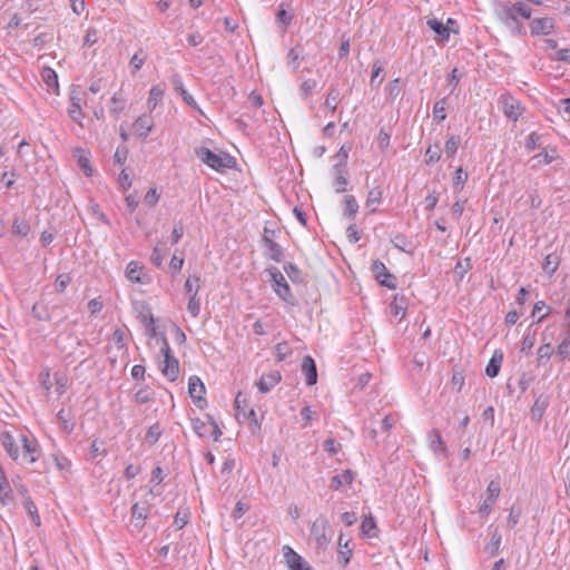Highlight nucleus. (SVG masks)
Segmentation results:
<instances>
[{
	"label": "nucleus",
	"mask_w": 570,
	"mask_h": 570,
	"mask_svg": "<svg viewBox=\"0 0 570 570\" xmlns=\"http://www.w3.org/2000/svg\"><path fill=\"white\" fill-rule=\"evenodd\" d=\"M195 154L204 164L217 171L233 168L235 165V159L229 155L216 154L207 147L196 148Z\"/></svg>",
	"instance_id": "nucleus-1"
},
{
	"label": "nucleus",
	"mask_w": 570,
	"mask_h": 570,
	"mask_svg": "<svg viewBox=\"0 0 570 570\" xmlns=\"http://www.w3.org/2000/svg\"><path fill=\"white\" fill-rule=\"evenodd\" d=\"M160 353L164 356V360L160 364V371L170 382H174L178 379L179 375V362L173 355L171 348L166 336H161V347Z\"/></svg>",
	"instance_id": "nucleus-2"
},
{
	"label": "nucleus",
	"mask_w": 570,
	"mask_h": 570,
	"mask_svg": "<svg viewBox=\"0 0 570 570\" xmlns=\"http://www.w3.org/2000/svg\"><path fill=\"white\" fill-rule=\"evenodd\" d=\"M272 282V286L276 295L286 303L293 304L294 296L292 294L291 287L287 284L284 275L281 271L275 266H269L266 268Z\"/></svg>",
	"instance_id": "nucleus-3"
},
{
	"label": "nucleus",
	"mask_w": 570,
	"mask_h": 570,
	"mask_svg": "<svg viewBox=\"0 0 570 570\" xmlns=\"http://www.w3.org/2000/svg\"><path fill=\"white\" fill-rule=\"evenodd\" d=\"M311 534L315 539L318 547H325L332 538V530L327 519L320 515L311 527Z\"/></svg>",
	"instance_id": "nucleus-4"
},
{
	"label": "nucleus",
	"mask_w": 570,
	"mask_h": 570,
	"mask_svg": "<svg viewBox=\"0 0 570 570\" xmlns=\"http://www.w3.org/2000/svg\"><path fill=\"white\" fill-rule=\"evenodd\" d=\"M150 508L151 505L148 501L135 502L131 505L130 525L134 529L140 531L145 527Z\"/></svg>",
	"instance_id": "nucleus-5"
},
{
	"label": "nucleus",
	"mask_w": 570,
	"mask_h": 570,
	"mask_svg": "<svg viewBox=\"0 0 570 570\" xmlns=\"http://www.w3.org/2000/svg\"><path fill=\"white\" fill-rule=\"evenodd\" d=\"M371 271L380 285L387 287L389 289L396 288V277L387 271L384 263L379 259L374 261L372 263Z\"/></svg>",
	"instance_id": "nucleus-6"
},
{
	"label": "nucleus",
	"mask_w": 570,
	"mask_h": 570,
	"mask_svg": "<svg viewBox=\"0 0 570 570\" xmlns=\"http://www.w3.org/2000/svg\"><path fill=\"white\" fill-rule=\"evenodd\" d=\"M20 441L22 443V453H20V463L32 464L38 460L39 448L36 440L28 439L27 435L20 434Z\"/></svg>",
	"instance_id": "nucleus-7"
},
{
	"label": "nucleus",
	"mask_w": 570,
	"mask_h": 570,
	"mask_svg": "<svg viewBox=\"0 0 570 570\" xmlns=\"http://www.w3.org/2000/svg\"><path fill=\"white\" fill-rule=\"evenodd\" d=\"M205 392L206 389L202 380L196 375L190 376L188 380V393L200 410L207 405V401L204 399Z\"/></svg>",
	"instance_id": "nucleus-8"
},
{
	"label": "nucleus",
	"mask_w": 570,
	"mask_h": 570,
	"mask_svg": "<svg viewBox=\"0 0 570 570\" xmlns=\"http://www.w3.org/2000/svg\"><path fill=\"white\" fill-rule=\"evenodd\" d=\"M500 102L502 105L503 114L513 121H517L518 118L522 115L523 108L521 107L519 100L511 95H502L500 97Z\"/></svg>",
	"instance_id": "nucleus-9"
},
{
	"label": "nucleus",
	"mask_w": 570,
	"mask_h": 570,
	"mask_svg": "<svg viewBox=\"0 0 570 570\" xmlns=\"http://www.w3.org/2000/svg\"><path fill=\"white\" fill-rule=\"evenodd\" d=\"M500 20L514 33L520 35L522 26L519 22L518 13L514 11L512 4H505L499 12Z\"/></svg>",
	"instance_id": "nucleus-10"
},
{
	"label": "nucleus",
	"mask_w": 570,
	"mask_h": 570,
	"mask_svg": "<svg viewBox=\"0 0 570 570\" xmlns=\"http://www.w3.org/2000/svg\"><path fill=\"white\" fill-rule=\"evenodd\" d=\"M170 82L173 85L174 90L177 94H179V96L183 98L186 105H188L194 110H197L198 112L203 114L200 107L198 106L194 97L185 89L183 79L178 73H174L171 76Z\"/></svg>",
	"instance_id": "nucleus-11"
},
{
	"label": "nucleus",
	"mask_w": 570,
	"mask_h": 570,
	"mask_svg": "<svg viewBox=\"0 0 570 570\" xmlns=\"http://www.w3.org/2000/svg\"><path fill=\"white\" fill-rule=\"evenodd\" d=\"M262 246L264 248V256L276 263H281L284 259L283 248L273 239L262 237Z\"/></svg>",
	"instance_id": "nucleus-12"
},
{
	"label": "nucleus",
	"mask_w": 570,
	"mask_h": 570,
	"mask_svg": "<svg viewBox=\"0 0 570 570\" xmlns=\"http://www.w3.org/2000/svg\"><path fill=\"white\" fill-rule=\"evenodd\" d=\"M283 557L289 570H308L303 558L296 553L291 547H283Z\"/></svg>",
	"instance_id": "nucleus-13"
},
{
	"label": "nucleus",
	"mask_w": 570,
	"mask_h": 570,
	"mask_svg": "<svg viewBox=\"0 0 570 570\" xmlns=\"http://www.w3.org/2000/svg\"><path fill=\"white\" fill-rule=\"evenodd\" d=\"M0 442H1L2 446L4 448L6 452L8 453V455L13 461H19V459H20L19 446L17 445L16 439L11 434L10 431L4 430V431L0 432Z\"/></svg>",
	"instance_id": "nucleus-14"
},
{
	"label": "nucleus",
	"mask_w": 570,
	"mask_h": 570,
	"mask_svg": "<svg viewBox=\"0 0 570 570\" xmlns=\"http://www.w3.org/2000/svg\"><path fill=\"white\" fill-rule=\"evenodd\" d=\"M282 376L278 371H271L261 376L256 382V386L262 393L269 392L276 384L279 383Z\"/></svg>",
	"instance_id": "nucleus-15"
},
{
	"label": "nucleus",
	"mask_w": 570,
	"mask_h": 570,
	"mask_svg": "<svg viewBox=\"0 0 570 570\" xmlns=\"http://www.w3.org/2000/svg\"><path fill=\"white\" fill-rule=\"evenodd\" d=\"M302 373L305 375L306 384L314 385L317 382V368L312 356L306 355L302 361Z\"/></svg>",
	"instance_id": "nucleus-16"
},
{
	"label": "nucleus",
	"mask_w": 570,
	"mask_h": 570,
	"mask_svg": "<svg viewBox=\"0 0 570 570\" xmlns=\"http://www.w3.org/2000/svg\"><path fill=\"white\" fill-rule=\"evenodd\" d=\"M154 127L153 119L149 115L139 116L134 122V129L137 136L146 139Z\"/></svg>",
	"instance_id": "nucleus-17"
},
{
	"label": "nucleus",
	"mask_w": 570,
	"mask_h": 570,
	"mask_svg": "<svg viewBox=\"0 0 570 570\" xmlns=\"http://www.w3.org/2000/svg\"><path fill=\"white\" fill-rule=\"evenodd\" d=\"M553 20L551 18H537L530 23L531 35H549L553 30Z\"/></svg>",
	"instance_id": "nucleus-18"
},
{
	"label": "nucleus",
	"mask_w": 570,
	"mask_h": 570,
	"mask_svg": "<svg viewBox=\"0 0 570 570\" xmlns=\"http://www.w3.org/2000/svg\"><path fill=\"white\" fill-rule=\"evenodd\" d=\"M335 179H334V187L336 193H343L346 189L347 185V178H346V170L343 164H335L333 166Z\"/></svg>",
	"instance_id": "nucleus-19"
},
{
	"label": "nucleus",
	"mask_w": 570,
	"mask_h": 570,
	"mask_svg": "<svg viewBox=\"0 0 570 570\" xmlns=\"http://www.w3.org/2000/svg\"><path fill=\"white\" fill-rule=\"evenodd\" d=\"M383 190L380 186L373 187L367 193L365 207L368 208L370 213L376 212V207L382 203Z\"/></svg>",
	"instance_id": "nucleus-20"
},
{
	"label": "nucleus",
	"mask_w": 570,
	"mask_h": 570,
	"mask_svg": "<svg viewBox=\"0 0 570 570\" xmlns=\"http://www.w3.org/2000/svg\"><path fill=\"white\" fill-rule=\"evenodd\" d=\"M165 95V85L157 83L153 86L149 90V97L147 100L148 107L150 110H154L156 106L163 101Z\"/></svg>",
	"instance_id": "nucleus-21"
},
{
	"label": "nucleus",
	"mask_w": 570,
	"mask_h": 570,
	"mask_svg": "<svg viewBox=\"0 0 570 570\" xmlns=\"http://www.w3.org/2000/svg\"><path fill=\"white\" fill-rule=\"evenodd\" d=\"M353 482V473L351 470H345L331 479V489L340 490L343 485H351Z\"/></svg>",
	"instance_id": "nucleus-22"
},
{
	"label": "nucleus",
	"mask_w": 570,
	"mask_h": 570,
	"mask_svg": "<svg viewBox=\"0 0 570 570\" xmlns=\"http://www.w3.org/2000/svg\"><path fill=\"white\" fill-rule=\"evenodd\" d=\"M142 271L144 267L138 262L131 261L128 263L126 267V276L129 281L134 283L144 284V281L140 277Z\"/></svg>",
	"instance_id": "nucleus-23"
},
{
	"label": "nucleus",
	"mask_w": 570,
	"mask_h": 570,
	"mask_svg": "<svg viewBox=\"0 0 570 570\" xmlns=\"http://www.w3.org/2000/svg\"><path fill=\"white\" fill-rule=\"evenodd\" d=\"M426 24L429 26V28L431 30H433L439 36V38L442 41L449 39V37H450V28L446 24H444L443 22H441L438 19L433 18V19H429L426 21Z\"/></svg>",
	"instance_id": "nucleus-24"
},
{
	"label": "nucleus",
	"mask_w": 570,
	"mask_h": 570,
	"mask_svg": "<svg viewBox=\"0 0 570 570\" xmlns=\"http://www.w3.org/2000/svg\"><path fill=\"white\" fill-rule=\"evenodd\" d=\"M502 535L498 528L491 531V538L489 544L485 547V551L490 554V557H495L499 553V549L501 546Z\"/></svg>",
	"instance_id": "nucleus-25"
},
{
	"label": "nucleus",
	"mask_w": 570,
	"mask_h": 570,
	"mask_svg": "<svg viewBox=\"0 0 570 570\" xmlns=\"http://www.w3.org/2000/svg\"><path fill=\"white\" fill-rule=\"evenodd\" d=\"M57 419L59 423L62 425L65 432L70 433L73 430L75 421L69 411L61 409L57 414Z\"/></svg>",
	"instance_id": "nucleus-26"
},
{
	"label": "nucleus",
	"mask_w": 570,
	"mask_h": 570,
	"mask_svg": "<svg viewBox=\"0 0 570 570\" xmlns=\"http://www.w3.org/2000/svg\"><path fill=\"white\" fill-rule=\"evenodd\" d=\"M502 358H503L502 354L497 355V353H494L493 356L490 358V361L485 367V374L489 377H495L499 374L500 368H501Z\"/></svg>",
	"instance_id": "nucleus-27"
},
{
	"label": "nucleus",
	"mask_w": 570,
	"mask_h": 570,
	"mask_svg": "<svg viewBox=\"0 0 570 570\" xmlns=\"http://www.w3.org/2000/svg\"><path fill=\"white\" fill-rule=\"evenodd\" d=\"M550 309L551 308L543 301H538L533 305L531 316L537 318V323H540L549 315Z\"/></svg>",
	"instance_id": "nucleus-28"
},
{
	"label": "nucleus",
	"mask_w": 570,
	"mask_h": 570,
	"mask_svg": "<svg viewBox=\"0 0 570 570\" xmlns=\"http://www.w3.org/2000/svg\"><path fill=\"white\" fill-rule=\"evenodd\" d=\"M430 438V446L434 452H445L446 446L442 440L441 433L439 430L434 429L429 434Z\"/></svg>",
	"instance_id": "nucleus-29"
},
{
	"label": "nucleus",
	"mask_w": 570,
	"mask_h": 570,
	"mask_svg": "<svg viewBox=\"0 0 570 570\" xmlns=\"http://www.w3.org/2000/svg\"><path fill=\"white\" fill-rule=\"evenodd\" d=\"M556 356L561 361H567L570 358V335L567 334L562 341L557 346Z\"/></svg>",
	"instance_id": "nucleus-30"
},
{
	"label": "nucleus",
	"mask_w": 570,
	"mask_h": 570,
	"mask_svg": "<svg viewBox=\"0 0 570 570\" xmlns=\"http://www.w3.org/2000/svg\"><path fill=\"white\" fill-rule=\"evenodd\" d=\"M361 532L367 538H373L376 535V523L372 515L363 518L361 523Z\"/></svg>",
	"instance_id": "nucleus-31"
},
{
	"label": "nucleus",
	"mask_w": 570,
	"mask_h": 570,
	"mask_svg": "<svg viewBox=\"0 0 570 570\" xmlns=\"http://www.w3.org/2000/svg\"><path fill=\"white\" fill-rule=\"evenodd\" d=\"M461 142L460 136L450 135L445 141L444 151L448 158H453Z\"/></svg>",
	"instance_id": "nucleus-32"
},
{
	"label": "nucleus",
	"mask_w": 570,
	"mask_h": 570,
	"mask_svg": "<svg viewBox=\"0 0 570 570\" xmlns=\"http://www.w3.org/2000/svg\"><path fill=\"white\" fill-rule=\"evenodd\" d=\"M30 232V225L26 219L14 217L12 223V233L20 237H26Z\"/></svg>",
	"instance_id": "nucleus-33"
},
{
	"label": "nucleus",
	"mask_w": 570,
	"mask_h": 570,
	"mask_svg": "<svg viewBox=\"0 0 570 570\" xmlns=\"http://www.w3.org/2000/svg\"><path fill=\"white\" fill-rule=\"evenodd\" d=\"M146 58H147V55L146 52L142 50V49H139L130 59V68H131V73H137L142 65L145 63L146 61Z\"/></svg>",
	"instance_id": "nucleus-34"
},
{
	"label": "nucleus",
	"mask_w": 570,
	"mask_h": 570,
	"mask_svg": "<svg viewBox=\"0 0 570 570\" xmlns=\"http://www.w3.org/2000/svg\"><path fill=\"white\" fill-rule=\"evenodd\" d=\"M446 98L438 100L433 106V118L435 121L441 122L446 118Z\"/></svg>",
	"instance_id": "nucleus-35"
},
{
	"label": "nucleus",
	"mask_w": 570,
	"mask_h": 570,
	"mask_svg": "<svg viewBox=\"0 0 570 570\" xmlns=\"http://www.w3.org/2000/svg\"><path fill=\"white\" fill-rule=\"evenodd\" d=\"M442 151L440 144L430 145L428 149L425 150V163L428 165L435 164L441 159Z\"/></svg>",
	"instance_id": "nucleus-36"
},
{
	"label": "nucleus",
	"mask_w": 570,
	"mask_h": 570,
	"mask_svg": "<svg viewBox=\"0 0 570 570\" xmlns=\"http://www.w3.org/2000/svg\"><path fill=\"white\" fill-rule=\"evenodd\" d=\"M552 346L551 344L548 342V343H544L542 344L538 351H537V362L539 365H544L551 357L552 355Z\"/></svg>",
	"instance_id": "nucleus-37"
},
{
	"label": "nucleus",
	"mask_w": 570,
	"mask_h": 570,
	"mask_svg": "<svg viewBox=\"0 0 570 570\" xmlns=\"http://www.w3.org/2000/svg\"><path fill=\"white\" fill-rule=\"evenodd\" d=\"M554 159V155H550L548 151H541L531 158V167L533 169L539 168L542 165H548Z\"/></svg>",
	"instance_id": "nucleus-38"
},
{
	"label": "nucleus",
	"mask_w": 570,
	"mask_h": 570,
	"mask_svg": "<svg viewBox=\"0 0 570 570\" xmlns=\"http://www.w3.org/2000/svg\"><path fill=\"white\" fill-rule=\"evenodd\" d=\"M125 106L126 99L122 97L120 92H115L111 97L110 111L118 116L125 109Z\"/></svg>",
	"instance_id": "nucleus-39"
},
{
	"label": "nucleus",
	"mask_w": 570,
	"mask_h": 570,
	"mask_svg": "<svg viewBox=\"0 0 570 570\" xmlns=\"http://www.w3.org/2000/svg\"><path fill=\"white\" fill-rule=\"evenodd\" d=\"M344 206H345V214L350 218H354L357 210H358V204L353 195H347L344 198Z\"/></svg>",
	"instance_id": "nucleus-40"
},
{
	"label": "nucleus",
	"mask_w": 570,
	"mask_h": 570,
	"mask_svg": "<svg viewBox=\"0 0 570 570\" xmlns=\"http://www.w3.org/2000/svg\"><path fill=\"white\" fill-rule=\"evenodd\" d=\"M41 76H42L43 81L46 82V85L49 88H52V89L58 88V77H57V73L55 72V70H52L51 68H45L42 70Z\"/></svg>",
	"instance_id": "nucleus-41"
},
{
	"label": "nucleus",
	"mask_w": 570,
	"mask_h": 570,
	"mask_svg": "<svg viewBox=\"0 0 570 570\" xmlns=\"http://www.w3.org/2000/svg\"><path fill=\"white\" fill-rule=\"evenodd\" d=\"M383 72V66L380 61H374L373 66H372V76H371V80H370V85L372 88H377L381 82H382V78L379 79L380 75Z\"/></svg>",
	"instance_id": "nucleus-42"
},
{
	"label": "nucleus",
	"mask_w": 570,
	"mask_h": 570,
	"mask_svg": "<svg viewBox=\"0 0 570 570\" xmlns=\"http://www.w3.org/2000/svg\"><path fill=\"white\" fill-rule=\"evenodd\" d=\"M338 546H340V550H338L340 559H342L343 566H346L350 561V557L352 554V549L348 548V541L343 543V534H341L338 538Z\"/></svg>",
	"instance_id": "nucleus-43"
},
{
	"label": "nucleus",
	"mask_w": 570,
	"mask_h": 570,
	"mask_svg": "<svg viewBox=\"0 0 570 570\" xmlns=\"http://www.w3.org/2000/svg\"><path fill=\"white\" fill-rule=\"evenodd\" d=\"M548 399L540 395L532 405L531 413L533 416L541 417L544 413L546 409L548 407Z\"/></svg>",
	"instance_id": "nucleus-44"
},
{
	"label": "nucleus",
	"mask_w": 570,
	"mask_h": 570,
	"mask_svg": "<svg viewBox=\"0 0 570 570\" xmlns=\"http://www.w3.org/2000/svg\"><path fill=\"white\" fill-rule=\"evenodd\" d=\"M161 433L160 425L155 423L148 429L145 439L150 445H154L159 440Z\"/></svg>",
	"instance_id": "nucleus-45"
},
{
	"label": "nucleus",
	"mask_w": 570,
	"mask_h": 570,
	"mask_svg": "<svg viewBox=\"0 0 570 570\" xmlns=\"http://www.w3.org/2000/svg\"><path fill=\"white\" fill-rule=\"evenodd\" d=\"M535 333L530 332V328L527 331V333L523 335L522 342H521V352L528 353L532 350V347L535 344Z\"/></svg>",
	"instance_id": "nucleus-46"
},
{
	"label": "nucleus",
	"mask_w": 570,
	"mask_h": 570,
	"mask_svg": "<svg viewBox=\"0 0 570 570\" xmlns=\"http://www.w3.org/2000/svg\"><path fill=\"white\" fill-rule=\"evenodd\" d=\"M500 492H501L500 483L494 480L490 481V483L488 484V488H487V494H488L487 499L491 503H494V501L499 498Z\"/></svg>",
	"instance_id": "nucleus-47"
},
{
	"label": "nucleus",
	"mask_w": 570,
	"mask_h": 570,
	"mask_svg": "<svg viewBox=\"0 0 570 570\" xmlns=\"http://www.w3.org/2000/svg\"><path fill=\"white\" fill-rule=\"evenodd\" d=\"M340 98V90L336 87H331L328 95L325 99V106L331 109V111H335L336 102Z\"/></svg>",
	"instance_id": "nucleus-48"
},
{
	"label": "nucleus",
	"mask_w": 570,
	"mask_h": 570,
	"mask_svg": "<svg viewBox=\"0 0 570 570\" xmlns=\"http://www.w3.org/2000/svg\"><path fill=\"white\" fill-rule=\"evenodd\" d=\"M199 276H190L186 279L185 282V291L186 293L190 296L191 294L195 293V296H197L198 294V291H199Z\"/></svg>",
	"instance_id": "nucleus-49"
},
{
	"label": "nucleus",
	"mask_w": 570,
	"mask_h": 570,
	"mask_svg": "<svg viewBox=\"0 0 570 570\" xmlns=\"http://www.w3.org/2000/svg\"><path fill=\"white\" fill-rule=\"evenodd\" d=\"M542 268L546 273L552 275L558 268V257L552 254L547 255Z\"/></svg>",
	"instance_id": "nucleus-50"
},
{
	"label": "nucleus",
	"mask_w": 570,
	"mask_h": 570,
	"mask_svg": "<svg viewBox=\"0 0 570 570\" xmlns=\"http://www.w3.org/2000/svg\"><path fill=\"white\" fill-rule=\"evenodd\" d=\"M468 180V174L463 170L462 167H459L455 170L454 177H453V185L454 188L458 190H462L465 181Z\"/></svg>",
	"instance_id": "nucleus-51"
},
{
	"label": "nucleus",
	"mask_w": 570,
	"mask_h": 570,
	"mask_svg": "<svg viewBox=\"0 0 570 570\" xmlns=\"http://www.w3.org/2000/svg\"><path fill=\"white\" fill-rule=\"evenodd\" d=\"M187 311L193 317H197L200 312V301L195 293L189 296V301L187 304Z\"/></svg>",
	"instance_id": "nucleus-52"
},
{
	"label": "nucleus",
	"mask_w": 570,
	"mask_h": 570,
	"mask_svg": "<svg viewBox=\"0 0 570 570\" xmlns=\"http://www.w3.org/2000/svg\"><path fill=\"white\" fill-rule=\"evenodd\" d=\"M236 417L240 420L246 413V397L240 392L235 397Z\"/></svg>",
	"instance_id": "nucleus-53"
},
{
	"label": "nucleus",
	"mask_w": 570,
	"mask_h": 570,
	"mask_svg": "<svg viewBox=\"0 0 570 570\" xmlns=\"http://www.w3.org/2000/svg\"><path fill=\"white\" fill-rule=\"evenodd\" d=\"M153 399V391L149 387H141L135 394V400L139 404H145Z\"/></svg>",
	"instance_id": "nucleus-54"
},
{
	"label": "nucleus",
	"mask_w": 570,
	"mask_h": 570,
	"mask_svg": "<svg viewBox=\"0 0 570 570\" xmlns=\"http://www.w3.org/2000/svg\"><path fill=\"white\" fill-rule=\"evenodd\" d=\"M514 8V11L518 13V17H522L523 19H530L532 14V10L530 7H528L522 1H518L512 4Z\"/></svg>",
	"instance_id": "nucleus-55"
},
{
	"label": "nucleus",
	"mask_w": 570,
	"mask_h": 570,
	"mask_svg": "<svg viewBox=\"0 0 570 570\" xmlns=\"http://www.w3.org/2000/svg\"><path fill=\"white\" fill-rule=\"evenodd\" d=\"M291 354V348L287 343H278L275 346V356L278 361L285 360Z\"/></svg>",
	"instance_id": "nucleus-56"
},
{
	"label": "nucleus",
	"mask_w": 570,
	"mask_h": 570,
	"mask_svg": "<svg viewBox=\"0 0 570 570\" xmlns=\"http://www.w3.org/2000/svg\"><path fill=\"white\" fill-rule=\"evenodd\" d=\"M191 426H193V430L194 432L198 435V436H205L206 433H207V428H206V423L196 417V419H193L191 420Z\"/></svg>",
	"instance_id": "nucleus-57"
},
{
	"label": "nucleus",
	"mask_w": 570,
	"mask_h": 570,
	"mask_svg": "<svg viewBox=\"0 0 570 570\" xmlns=\"http://www.w3.org/2000/svg\"><path fill=\"white\" fill-rule=\"evenodd\" d=\"M390 132L385 131L383 128L380 130L377 135V146L380 149L385 150L390 145Z\"/></svg>",
	"instance_id": "nucleus-58"
},
{
	"label": "nucleus",
	"mask_w": 570,
	"mask_h": 570,
	"mask_svg": "<svg viewBox=\"0 0 570 570\" xmlns=\"http://www.w3.org/2000/svg\"><path fill=\"white\" fill-rule=\"evenodd\" d=\"M248 510L249 505L247 503L238 501L232 512V517L234 519H240Z\"/></svg>",
	"instance_id": "nucleus-59"
},
{
	"label": "nucleus",
	"mask_w": 570,
	"mask_h": 570,
	"mask_svg": "<svg viewBox=\"0 0 570 570\" xmlns=\"http://www.w3.org/2000/svg\"><path fill=\"white\" fill-rule=\"evenodd\" d=\"M164 258H165V253L163 252V249L159 247V245H156L153 249V254H151V262L157 266H161L163 265V262H164Z\"/></svg>",
	"instance_id": "nucleus-60"
},
{
	"label": "nucleus",
	"mask_w": 570,
	"mask_h": 570,
	"mask_svg": "<svg viewBox=\"0 0 570 570\" xmlns=\"http://www.w3.org/2000/svg\"><path fill=\"white\" fill-rule=\"evenodd\" d=\"M283 268H284V272L288 275V277L293 282L298 279L301 272H299L298 267L295 264L286 263Z\"/></svg>",
	"instance_id": "nucleus-61"
},
{
	"label": "nucleus",
	"mask_w": 570,
	"mask_h": 570,
	"mask_svg": "<svg viewBox=\"0 0 570 570\" xmlns=\"http://www.w3.org/2000/svg\"><path fill=\"white\" fill-rule=\"evenodd\" d=\"M98 41V32L95 28H89L83 37V46L90 47Z\"/></svg>",
	"instance_id": "nucleus-62"
},
{
	"label": "nucleus",
	"mask_w": 570,
	"mask_h": 570,
	"mask_svg": "<svg viewBox=\"0 0 570 570\" xmlns=\"http://www.w3.org/2000/svg\"><path fill=\"white\" fill-rule=\"evenodd\" d=\"M70 283V277L67 274H61L56 278L55 287L58 292H63Z\"/></svg>",
	"instance_id": "nucleus-63"
},
{
	"label": "nucleus",
	"mask_w": 570,
	"mask_h": 570,
	"mask_svg": "<svg viewBox=\"0 0 570 570\" xmlns=\"http://www.w3.org/2000/svg\"><path fill=\"white\" fill-rule=\"evenodd\" d=\"M68 114L71 117L72 120L77 121L78 124H81V117H82V108L81 105H71L68 108Z\"/></svg>",
	"instance_id": "nucleus-64"
}]
</instances>
